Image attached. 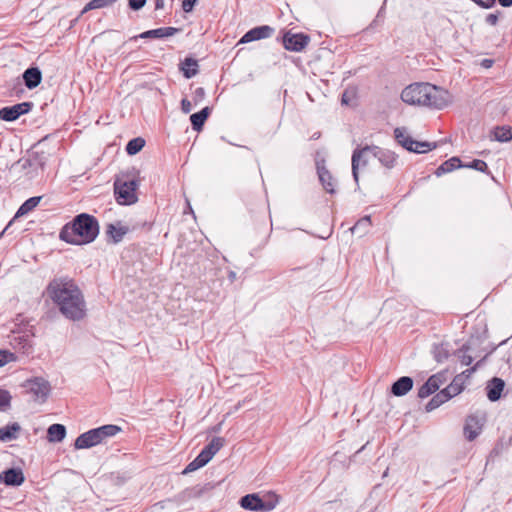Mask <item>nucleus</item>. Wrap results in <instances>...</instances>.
<instances>
[{"label":"nucleus","instance_id":"f257e3e1","mask_svg":"<svg viewBox=\"0 0 512 512\" xmlns=\"http://www.w3.org/2000/svg\"><path fill=\"white\" fill-rule=\"evenodd\" d=\"M45 292L66 319L80 321L86 316L84 294L73 278L54 277L46 286Z\"/></svg>","mask_w":512,"mask_h":512},{"label":"nucleus","instance_id":"f03ea898","mask_svg":"<svg viewBox=\"0 0 512 512\" xmlns=\"http://www.w3.org/2000/svg\"><path fill=\"white\" fill-rule=\"evenodd\" d=\"M401 99L409 105L425 106L442 110L452 103L450 92L428 82H416L402 90Z\"/></svg>","mask_w":512,"mask_h":512},{"label":"nucleus","instance_id":"7ed1b4c3","mask_svg":"<svg viewBox=\"0 0 512 512\" xmlns=\"http://www.w3.org/2000/svg\"><path fill=\"white\" fill-rule=\"evenodd\" d=\"M100 232L98 219L88 213H80L63 225L59 239L67 244L81 246L95 241Z\"/></svg>","mask_w":512,"mask_h":512},{"label":"nucleus","instance_id":"20e7f679","mask_svg":"<svg viewBox=\"0 0 512 512\" xmlns=\"http://www.w3.org/2000/svg\"><path fill=\"white\" fill-rule=\"evenodd\" d=\"M363 151H370V155L375 157L382 166L387 169H393L397 164L398 155L389 149L381 148L376 145H365L363 147L358 146L352 152L351 157V169H352V177L356 184V190L360 188L359 186V173H358V162L361 159V155Z\"/></svg>","mask_w":512,"mask_h":512},{"label":"nucleus","instance_id":"39448f33","mask_svg":"<svg viewBox=\"0 0 512 512\" xmlns=\"http://www.w3.org/2000/svg\"><path fill=\"white\" fill-rule=\"evenodd\" d=\"M120 431L121 427L115 424H106L90 429L76 438L74 448L76 450L92 448L101 444L106 438L115 436Z\"/></svg>","mask_w":512,"mask_h":512},{"label":"nucleus","instance_id":"423d86ee","mask_svg":"<svg viewBox=\"0 0 512 512\" xmlns=\"http://www.w3.org/2000/svg\"><path fill=\"white\" fill-rule=\"evenodd\" d=\"M139 182L136 179L121 181L116 179L114 182V196L118 204L130 206L138 201L137 189Z\"/></svg>","mask_w":512,"mask_h":512},{"label":"nucleus","instance_id":"0eeeda50","mask_svg":"<svg viewBox=\"0 0 512 512\" xmlns=\"http://www.w3.org/2000/svg\"><path fill=\"white\" fill-rule=\"evenodd\" d=\"M277 504L278 497L275 494L269 497L268 500H265L258 493L246 494L239 499L241 508L253 512H268L273 510Z\"/></svg>","mask_w":512,"mask_h":512},{"label":"nucleus","instance_id":"6e6552de","mask_svg":"<svg viewBox=\"0 0 512 512\" xmlns=\"http://www.w3.org/2000/svg\"><path fill=\"white\" fill-rule=\"evenodd\" d=\"M283 47L291 52H301L310 43V36L306 33H293L291 30L282 31V35L277 37Z\"/></svg>","mask_w":512,"mask_h":512},{"label":"nucleus","instance_id":"1a4fd4ad","mask_svg":"<svg viewBox=\"0 0 512 512\" xmlns=\"http://www.w3.org/2000/svg\"><path fill=\"white\" fill-rule=\"evenodd\" d=\"M23 387L27 389V393H31L34 396L35 401L39 400L41 403L46 402L51 393V385L43 377L27 379Z\"/></svg>","mask_w":512,"mask_h":512},{"label":"nucleus","instance_id":"9d476101","mask_svg":"<svg viewBox=\"0 0 512 512\" xmlns=\"http://www.w3.org/2000/svg\"><path fill=\"white\" fill-rule=\"evenodd\" d=\"M456 383H450L447 387L442 390H438L436 394L429 400V402L425 406L426 412H431L442 404L446 403L453 397L459 395L461 393V388L455 387Z\"/></svg>","mask_w":512,"mask_h":512},{"label":"nucleus","instance_id":"9b49d317","mask_svg":"<svg viewBox=\"0 0 512 512\" xmlns=\"http://www.w3.org/2000/svg\"><path fill=\"white\" fill-rule=\"evenodd\" d=\"M34 103L31 101H24L14 104L12 106H5L0 108V120L6 122H13L21 116L28 114L32 111Z\"/></svg>","mask_w":512,"mask_h":512},{"label":"nucleus","instance_id":"f8f14e48","mask_svg":"<svg viewBox=\"0 0 512 512\" xmlns=\"http://www.w3.org/2000/svg\"><path fill=\"white\" fill-rule=\"evenodd\" d=\"M480 336H471L456 352L461 363L465 366L472 364L475 357L479 355L475 353V348L481 344Z\"/></svg>","mask_w":512,"mask_h":512},{"label":"nucleus","instance_id":"ddd939ff","mask_svg":"<svg viewBox=\"0 0 512 512\" xmlns=\"http://www.w3.org/2000/svg\"><path fill=\"white\" fill-rule=\"evenodd\" d=\"M275 29L269 25L256 26L248 30L239 40L238 44H245L271 37Z\"/></svg>","mask_w":512,"mask_h":512},{"label":"nucleus","instance_id":"4468645a","mask_svg":"<svg viewBox=\"0 0 512 512\" xmlns=\"http://www.w3.org/2000/svg\"><path fill=\"white\" fill-rule=\"evenodd\" d=\"M181 30V28L176 27H160L144 31L139 35L131 37L129 41H136L137 39H162L165 37H171L181 32Z\"/></svg>","mask_w":512,"mask_h":512},{"label":"nucleus","instance_id":"2eb2a0df","mask_svg":"<svg viewBox=\"0 0 512 512\" xmlns=\"http://www.w3.org/2000/svg\"><path fill=\"white\" fill-rule=\"evenodd\" d=\"M25 481L21 468L11 467L0 473V483L10 487H18Z\"/></svg>","mask_w":512,"mask_h":512},{"label":"nucleus","instance_id":"dca6fc26","mask_svg":"<svg viewBox=\"0 0 512 512\" xmlns=\"http://www.w3.org/2000/svg\"><path fill=\"white\" fill-rule=\"evenodd\" d=\"M316 169L319 177V181L323 187V189L329 194H335V185H334V177L331 172L325 166V160H317L316 161Z\"/></svg>","mask_w":512,"mask_h":512},{"label":"nucleus","instance_id":"f3484780","mask_svg":"<svg viewBox=\"0 0 512 512\" xmlns=\"http://www.w3.org/2000/svg\"><path fill=\"white\" fill-rule=\"evenodd\" d=\"M46 162H47V157L45 156V152L33 151L31 153L30 158H26V159L21 158V159L17 160L16 162H14L11 165V168H13L16 165H21V168L23 170H25L34 165H37L43 171L46 167Z\"/></svg>","mask_w":512,"mask_h":512},{"label":"nucleus","instance_id":"a211bd4d","mask_svg":"<svg viewBox=\"0 0 512 512\" xmlns=\"http://www.w3.org/2000/svg\"><path fill=\"white\" fill-rule=\"evenodd\" d=\"M505 388V381L499 377H493L487 382L485 387L486 396L491 402H496L501 399Z\"/></svg>","mask_w":512,"mask_h":512},{"label":"nucleus","instance_id":"6ab92c4d","mask_svg":"<svg viewBox=\"0 0 512 512\" xmlns=\"http://www.w3.org/2000/svg\"><path fill=\"white\" fill-rule=\"evenodd\" d=\"M24 85L29 89H35L42 81V71L38 66L31 65L22 74Z\"/></svg>","mask_w":512,"mask_h":512},{"label":"nucleus","instance_id":"aec40b11","mask_svg":"<svg viewBox=\"0 0 512 512\" xmlns=\"http://www.w3.org/2000/svg\"><path fill=\"white\" fill-rule=\"evenodd\" d=\"M179 71L186 79H191L199 73L198 60L192 56L185 57L178 65Z\"/></svg>","mask_w":512,"mask_h":512},{"label":"nucleus","instance_id":"412c9836","mask_svg":"<svg viewBox=\"0 0 512 512\" xmlns=\"http://www.w3.org/2000/svg\"><path fill=\"white\" fill-rule=\"evenodd\" d=\"M42 197L41 196H33L25 200L21 206L18 208L14 218L8 223V225L5 227V229L2 231V234L5 233L9 229V227L12 225L13 221L16 218L22 217L32 210H34L37 205L40 203Z\"/></svg>","mask_w":512,"mask_h":512},{"label":"nucleus","instance_id":"4be33fe9","mask_svg":"<svg viewBox=\"0 0 512 512\" xmlns=\"http://www.w3.org/2000/svg\"><path fill=\"white\" fill-rule=\"evenodd\" d=\"M413 384V378L409 376H402L392 384L391 394L397 397H402L412 390Z\"/></svg>","mask_w":512,"mask_h":512},{"label":"nucleus","instance_id":"5701e85b","mask_svg":"<svg viewBox=\"0 0 512 512\" xmlns=\"http://www.w3.org/2000/svg\"><path fill=\"white\" fill-rule=\"evenodd\" d=\"M128 232V226H116L114 223H108L106 225L105 234L108 237V242L113 244L120 243Z\"/></svg>","mask_w":512,"mask_h":512},{"label":"nucleus","instance_id":"b1692460","mask_svg":"<svg viewBox=\"0 0 512 512\" xmlns=\"http://www.w3.org/2000/svg\"><path fill=\"white\" fill-rule=\"evenodd\" d=\"M212 112V108L206 106L202 108L200 111L193 113L190 115L191 127L196 132H201L204 128L205 122L209 118Z\"/></svg>","mask_w":512,"mask_h":512},{"label":"nucleus","instance_id":"393cba45","mask_svg":"<svg viewBox=\"0 0 512 512\" xmlns=\"http://www.w3.org/2000/svg\"><path fill=\"white\" fill-rule=\"evenodd\" d=\"M223 437H213L212 440L200 451V455L209 462L214 455L224 446Z\"/></svg>","mask_w":512,"mask_h":512},{"label":"nucleus","instance_id":"a878e982","mask_svg":"<svg viewBox=\"0 0 512 512\" xmlns=\"http://www.w3.org/2000/svg\"><path fill=\"white\" fill-rule=\"evenodd\" d=\"M22 428L18 422H11L0 427V441L10 442L16 440L19 437Z\"/></svg>","mask_w":512,"mask_h":512},{"label":"nucleus","instance_id":"bb28decb","mask_svg":"<svg viewBox=\"0 0 512 512\" xmlns=\"http://www.w3.org/2000/svg\"><path fill=\"white\" fill-rule=\"evenodd\" d=\"M66 434L67 430L65 425L54 423L48 427L46 438L50 443H59L65 439Z\"/></svg>","mask_w":512,"mask_h":512},{"label":"nucleus","instance_id":"cd10ccee","mask_svg":"<svg viewBox=\"0 0 512 512\" xmlns=\"http://www.w3.org/2000/svg\"><path fill=\"white\" fill-rule=\"evenodd\" d=\"M464 163L458 156H453L450 159L444 161L440 166L437 167L434 174L437 177L442 176L443 174L454 171L457 168H462Z\"/></svg>","mask_w":512,"mask_h":512},{"label":"nucleus","instance_id":"c85d7f7f","mask_svg":"<svg viewBox=\"0 0 512 512\" xmlns=\"http://www.w3.org/2000/svg\"><path fill=\"white\" fill-rule=\"evenodd\" d=\"M214 488H215V484L208 482L202 486L196 485L194 487L187 488L183 493H184V496L188 499L200 498L203 495L212 491Z\"/></svg>","mask_w":512,"mask_h":512},{"label":"nucleus","instance_id":"c756f323","mask_svg":"<svg viewBox=\"0 0 512 512\" xmlns=\"http://www.w3.org/2000/svg\"><path fill=\"white\" fill-rule=\"evenodd\" d=\"M448 346L449 344L444 342L439 344L434 343L432 345L431 353L436 362L442 363L449 358L450 352Z\"/></svg>","mask_w":512,"mask_h":512},{"label":"nucleus","instance_id":"7c9ffc66","mask_svg":"<svg viewBox=\"0 0 512 512\" xmlns=\"http://www.w3.org/2000/svg\"><path fill=\"white\" fill-rule=\"evenodd\" d=\"M146 141L142 137H135L128 141L125 151L129 156L138 154L145 146Z\"/></svg>","mask_w":512,"mask_h":512},{"label":"nucleus","instance_id":"2f4dec72","mask_svg":"<svg viewBox=\"0 0 512 512\" xmlns=\"http://www.w3.org/2000/svg\"><path fill=\"white\" fill-rule=\"evenodd\" d=\"M371 226V216L365 215L355 223V225L351 228V232L353 234L358 233L359 236H362L368 232Z\"/></svg>","mask_w":512,"mask_h":512},{"label":"nucleus","instance_id":"473e14b6","mask_svg":"<svg viewBox=\"0 0 512 512\" xmlns=\"http://www.w3.org/2000/svg\"><path fill=\"white\" fill-rule=\"evenodd\" d=\"M494 139L498 142H508L512 140V127L511 126H497L494 131Z\"/></svg>","mask_w":512,"mask_h":512},{"label":"nucleus","instance_id":"72a5a7b5","mask_svg":"<svg viewBox=\"0 0 512 512\" xmlns=\"http://www.w3.org/2000/svg\"><path fill=\"white\" fill-rule=\"evenodd\" d=\"M472 424H478V418L474 415H469L464 426V435L468 441H473L479 435V431L472 429Z\"/></svg>","mask_w":512,"mask_h":512},{"label":"nucleus","instance_id":"f704fd0d","mask_svg":"<svg viewBox=\"0 0 512 512\" xmlns=\"http://www.w3.org/2000/svg\"><path fill=\"white\" fill-rule=\"evenodd\" d=\"M437 391L438 388L437 386H435L434 380L428 378L426 382L419 387L417 396L420 399H424L429 397L430 395H433Z\"/></svg>","mask_w":512,"mask_h":512},{"label":"nucleus","instance_id":"c9c22d12","mask_svg":"<svg viewBox=\"0 0 512 512\" xmlns=\"http://www.w3.org/2000/svg\"><path fill=\"white\" fill-rule=\"evenodd\" d=\"M118 0H91L89 1L81 11V15L94 9H101L113 5Z\"/></svg>","mask_w":512,"mask_h":512},{"label":"nucleus","instance_id":"e433bc0d","mask_svg":"<svg viewBox=\"0 0 512 512\" xmlns=\"http://www.w3.org/2000/svg\"><path fill=\"white\" fill-rule=\"evenodd\" d=\"M438 147L437 142H429V141H417L414 143L412 153L422 154L427 153Z\"/></svg>","mask_w":512,"mask_h":512},{"label":"nucleus","instance_id":"4c0bfd02","mask_svg":"<svg viewBox=\"0 0 512 512\" xmlns=\"http://www.w3.org/2000/svg\"><path fill=\"white\" fill-rule=\"evenodd\" d=\"M207 460H205L200 454H198L194 460H192L182 471L183 475H187L191 472H194L207 464Z\"/></svg>","mask_w":512,"mask_h":512},{"label":"nucleus","instance_id":"58836bf2","mask_svg":"<svg viewBox=\"0 0 512 512\" xmlns=\"http://www.w3.org/2000/svg\"><path fill=\"white\" fill-rule=\"evenodd\" d=\"M12 395L6 389H0V412H6L11 408Z\"/></svg>","mask_w":512,"mask_h":512},{"label":"nucleus","instance_id":"ea45409f","mask_svg":"<svg viewBox=\"0 0 512 512\" xmlns=\"http://www.w3.org/2000/svg\"><path fill=\"white\" fill-rule=\"evenodd\" d=\"M463 167L474 169V170H477V171H480V172H483L486 174H490L487 163L481 159H474L470 163L464 164Z\"/></svg>","mask_w":512,"mask_h":512},{"label":"nucleus","instance_id":"a19ab883","mask_svg":"<svg viewBox=\"0 0 512 512\" xmlns=\"http://www.w3.org/2000/svg\"><path fill=\"white\" fill-rule=\"evenodd\" d=\"M15 360L16 355L14 353L9 350L0 349V368Z\"/></svg>","mask_w":512,"mask_h":512},{"label":"nucleus","instance_id":"79ce46f5","mask_svg":"<svg viewBox=\"0 0 512 512\" xmlns=\"http://www.w3.org/2000/svg\"><path fill=\"white\" fill-rule=\"evenodd\" d=\"M487 360V355H484L480 360H478L474 366L466 369L465 371H463L460 375L465 376V377H470V375L472 373H474L479 367H481L483 365V363Z\"/></svg>","mask_w":512,"mask_h":512},{"label":"nucleus","instance_id":"37998d69","mask_svg":"<svg viewBox=\"0 0 512 512\" xmlns=\"http://www.w3.org/2000/svg\"><path fill=\"white\" fill-rule=\"evenodd\" d=\"M429 379L434 380L435 386L439 389L440 386L446 381V375L444 371L433 374Z\"/></svg>","mask_w":512,"mask_h":512},{"label":"nucleus","instance_id":"c03bdc74","mask_svg":"<svg viewBox=\"0 0 512 512\" xmlns=\"http://www.w3.org/2000/svg\"><path fill=\"white\" fill-rule=\"evenodd\" d=\"M414 143H416V140L413 139L411 136L406 137L403 140H399V145H401L408 152H411L413 150L412 148L414 146Z\"/></svg>","mask_w":512,"mask_h":512},{"label":"nucleus","instance_id":"a18cd8bd","mask_svg":"<svg viewBox=\"0 0 512 512\" xmlns=\"http://www.w3.org/2000/svg\"><path fill=\"white\" fill-rule=\"evenodd\" d=\"M197 3L198 0H182V10L185 13H191L194 10Z\"/></svg>","mask_w":512,"mask_h":512},{"label":"nucleus","instance_id":"49530a36","mask_svg":"<svg viewBox=\"0 0 512 512\" xmlns=\"http://www.w3.org/2000/svg\"><path fill=\"white\" fill-rule=\"evenodd\" d=\"M410 135L407 134V130L405 127H397L394 129V138L399 144V140H403Z\"/></svg>","mask_w":512,"mask_h":512},{"label":"nucleus","instance_id":"de8ad7c7","mask_svg":"<svg viewBox=\"0 0 512 512\" xmlns=\"http://www.w3.org/2000/svg\"><path fill=\"white\" fill-rule=\"evenodd\" d=\"M147 0H128V7L133 11H139L142 9Z\"/></svg>","mask_w":512,"mask_h":512},{"label":"nucleus","instance_id":"09e8293b","mask_svg":"<svg viewBox=\"0 0 512 512\" xmlns=\"http://www.w3.org/2000/svg\"><path fill=\"white\" fill-rule=\"evenodd\" d=\"M206 96V92H205V89L203 87H198L195 91H194V95H193V101L195 104H198L199 102L203 101L204 98Z\"/></svg>","mask_w":512,"mask_h":512},{"label":"nucleus","instance_id":"8fccbe9b","mask_svg":"<svg viewBox=\"0 0 512 512\" xmlns=\"http://www.w3.org/2000/svg\"><path fill=\"white\" fill-rule=\"evenodd\" d=\"M500 14V11L488 14L485 18V22L491 26H495L498 23Z\"/></svg>","mask_w":512,"mask_h":512},{"label":"nucleus","instance_id":"3c124183","mask_svg":"<svg viewBox=\"0 0 512 512\" xmlns=\"http://www.w3.org/2000/svg\"><path fill=\"white\" fill-rule=\"evenodd\" d=\"M370 154V151H363L361 155V159H359L358 162V171L360 170V167H367L368 165V155Z\"/></svg>","mask_w":512,"mask_h":512},{"label":"nucleus","instance_id":"603ef678","mask_svg":"<svg viewBox=\"0 0 512 512\" xmlns=\"http://www.w3.org/2000/svg\"><path fill=\"white\" fill-rule=\"evenodd\" d=\"M192 109L191 102L187 98L181 100V110L184 114L190 113Z\"/></svg>","mask_w":512,"mask_h":512},{"label":"nucleus","instance_id":"864d4df0","mask_svg":"<svg viewBox=\"0 0 512 512\" xmlns=\"http://www.w3.org/2000/svg\"><path fill=\"white\" fill-rule=\"evenodd\" d=\"M451 383H456L455 387L461 388V392L464 390V381L462 375H456Z\"/></svg>","mask_w":512,"mask_h":512},{"label":"nucleus","instance_id":"5fc2aeb1","mask_svg":"<svg viewBox=\"0 0 512 512\" xmlns=\"http://www.w3.org/2000/svg\"><path fill=\"white\" fill-rule=\"evenodd\" d=\"M19 340H20L19 343L22 344L23 349H31L32 348V344H31L30 340L28 339V336L20 337Z\"/></svg>","mask_w":512,"mask_h":512},{"label":"nucleus","instance_id":"6e6d98bb","mask_svg":"<svg viewBox=\"0 0 512 512\" xmlns=\"http://www.w3.org/2000/svg\"><path fill=\"white\" fill-rule=\"evenodd\" d=\"M384 10H385V9H384V7L382 6V7L380 8V10L378 11V13H377V15H376L375 19H374V20L372 21V23L370 24V27H374V26H376V25H377V19H381V22L383 21V19H384V15H383Z\"/></svg>","mask_w":512,"mask_h":512},{"label":"nucleus","instance_id":"4d7b16f0","mask_svg":"<svg viewBox=\"0 0 512 512\" xmlns=\"http://www.w3.org/2000/svg\"><path fill=\"white\" fill-rule=\"evenodd\" d=\"M494 64V60L493 59H488V58H485L481 61L480 65L483 67V68H491Z\"/></svg>","mask_w":512,"mask_h":512},{"label":"nucleus","instance_id":"13d9d810","mask_svg":"<svg viewBox=\"0 0 512 512\" xmlns=\"http://www.w3.org/2000/svg\"><path fill=\"white\" fill-rule=\"evenodd\" d=\"M350 102V96H349V92L346 90L342 93V96H341V104L342 105H348Z\"/></svg>","mask_w":512,"mask_h":512},{"label":"nucleus","instance_id":"bf43d9fd","mask_svg":"<svg viewBox=\"0 0 512 512\" xmlns=\"http://www.w3.org/2000/svg\"><path fill=\"white\" fill-rule=\"evenodd\" d=\"M506 341L507 340H503L498 345H491V346H489V351L485 355H487V357H488L489 355H491L497 349L498 346L505 344Z\"/></svg>","mask_w":512,"mask_h":512},{"label":"nucleus","instance_id":"052dcab7","mask_svg":"<svg viewBox=\"0 0 512 512\" xmlns=\"http://www.w3.org/2000/svg\"><path fill=\"white\" fill-rule=\"evenodd\" d=\"M498 2L504 8H509L512 6V0H498Z\"/></svg>","mask_w":512,"mask_h":512},{"label":"nucleus","instance_id":"680f3d73","mask_svg":"<svg viewBox=\"0 0 512 512\" xmlns=\"http://www.w3.org/2000/svg\"><path fill=\"white\" fill-rule=\"evenodd\" d=\"M164 2L165 0H155V10L163 9Z\"/></svg>","mask_w":512,"mask_h":512},{"label":"nucleus","instance_id":"e2e57ef3","mask_svg":"<svg viewBox=\"0 0 512 512\" xmlns=\"http://www.w3.org/2000/svg\"><path fill=\"white\" fill-rule=\"evenodd\" d=\"M228 280L230 281V283H233L236 280V272L230 270L228 272Z\"/></svg>","mask_w":512,"mask_h":512},{"label":"nucleus","instance_id":"0e129e2a","mask_svg":"<svg viewBox=\"0 0 512 512\" xmlns=\"http://www.w3.org/2000/svg\"><path fill=\"white\" fill-rule=\"evenodd\" d=\"M222 423H218L211 428V431L214 433H219L221 431Z\"/></svg>","mask_w":512,"mask_h":512},{"label":"nucleus","instance_id":"69168bd1","mask_svg":"<svg viewBox=\"0 0 512 512\" xmlns=\"http://www.w3.org/2000/svg\"><path fill=\"white\" fill-rule=\"evenodd\" d=\"M500 451L497 447H494L491 452H490V457H494V456H497L499 455Z\"/></svg>","mask_w":512,"mask_h":512},{"label":"nucleus","instance_id":"338daca9","mask_svg":"<svg viewBox=\"0 0 512 512\" xmlns=\"http://www.w3.org/2000/svg\"><path fill=\"white\" fill-rule=\"evenodd\" d=\"M23 92H24V90H23L22 88H19V90H16V91H15V95H16L17 97H21V94H22Z\"/></svg>","mask_w":512,"mask_h":512},{"label":"nucleus","instance_id":"774afa93","mask_svg":"<svg viewBox=\"0 0 512 512\" xmlns=\"http://www.w3.org/2000/svg\"><path fill=\"white\" fill-rule=\"evenodd\" d=\"M187 211H189L190 213L194 214L193 209H192V207H191L189 202H187Z\"/></svg>","mask_w":512,"mask_h":512}]
</instances>
